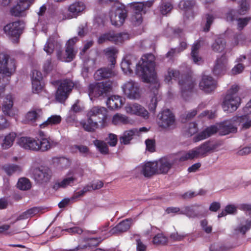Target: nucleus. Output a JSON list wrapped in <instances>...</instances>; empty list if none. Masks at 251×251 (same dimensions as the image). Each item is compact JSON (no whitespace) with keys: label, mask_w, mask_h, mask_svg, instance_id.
<instances>
[{"label":"nucleus","mask_w":251,"mask_h":251,"mask_svg":"<svg viewBox=\"0 0 251 251\" xmlns=\"http://www.w3.org/2000/svg\"><path fill=\"white\" fill-rule=\"evenodd\" d=\"M157 168V174H166L172 167L174 161L167 158H162L158 161H155Z\"/></svg>","instance_id":"nucleus-31"},{"label":"nucleus","mask_w":251,"mask_h":251,"mask_svg":"<svg viewBox=\"0 0 251 251\" xmlns=\"http://www.w3.org/2000/svg\"><path fill=\"white\" fill-rule=\"evenodd\" d=\"M50 175L49 171L47 169L36 168L32 172V177L38 183L46 182L50 179Z\"/></svg>","instance_id":"nucleus-24"},{"label":"nucleus","mask_w":251,"mask_h":251,"mask_svg":"<svg viewBox=\"0 0 251 251\" xmlns=\"http://www.w3.org/2000/svg\"><path fill=\"white\" fill-rule=\"evenodd\" d=\"M61 47L62 45L60 42L58 40L57 35L56 34H55L48 39L45 45L44 50L48 54H50L54 50H55L58 59L62 61L69 62L72 61L75 58L76 52L74 48L66 47L65 53L66 57L62 58L60 56Z\"/></svg>","instance_id":"nucleus-3"},{"label":"nucleus","mask_w":251,"mask_h":251,"mask_svg":"<svg viewBox=\"0 0 251 251\" xmlns=\"http://www.w3.org/2000/svg\"><path fill=\"white\" fill-rule=\"evenodd\" d=\"M31 187L29 180L26 178L23 177L19 179L17 183V187L22 190L29 189Z\"/></svg>","instance_id":"nucleus-53"},{"label":"nucleus","mask_w":251,"mask_h":251,"mask_svg":"<svg viewBox=\"0 0 251 251\" xmlns=\"http://www.w3.org/2000/svg\"><path fill=\"white\" fill-rule=\"evenodd\" d=\"M87 121L81 123L84 129L88 131H93L98 128H103L107 126V111L105 107L94 106L87 112Z\"/></svg>","instance_id":"nucleus-2"},{"label":"nucleus","mask_w":251,"mask_h":251,"mask_svg":"<svg viewBox=\"0 0 251 251\" xmlns=\"http://www.w3.org/2000/svg\"><path fill=\"white\" fill-rule=\"evenodd\" d=\"M125 110L128 114L137 115L145 119L149 117L148 111L143 106L137 103L127 104L125 107Z\"/></svg>","instance_id":"nucleus-22"},{"label":"nucleus","mask_w":251,"mask_h":251,"mask_svg":"<svg viewBox=\"0 0 251 251\" xmlns=\"http://www.w3.org/2000/svg\"><path fill=\"white\" fill-rule=\"evenodd\" d=\"M124 100L119 96H112L109 98L106 101V105L110 109H115L120 108L124 103Z\"/></svg>","instance_id":"nucleus-37"},{"label":"nucleus","mask_w":251,"mask_h":251,"mask_svg":"<svg viewBox=\"0 0 251 251\" xmlns=\"http://www.w3.org/2000/svg\"><path fill=\"white\" fill-rule=\"evenodd\" d=\"M146 149L150 152L155 151V141L152 139H147L145 141Z\"/></svg>","instance_id":"nucleus-62"},{"label":"nucleus","mask_w":251,"mask_h":251,"mask_svg":"<svg viewBox=\"0 0 251 251\" xmlns=\"http://www.w3.org/2000/svg\"><path fill=\"white\" fill-rule=\"evenodd\" d=\"M16 69L15 60L5 53L0 52V74L9 77L14 74Z\"/></svg>","instance_id":"nucleus-12"},{"label":"nucleus","mask_w":251,"mask_h":251,"mask_svg":"<svg viewBox=\"0 0 251 251\" xmlns=\"http://www.w3.org/2000/svg\"><path fill=\"white\" fill-rule=\"evenodd\" d=\"M172 8L173 5L170 2L165 0H161L159 5V9L162 15H167L172 10Z\"/></svg>","instance_id":"nucleus-48"},{"label":"nucleus","mask_w":251,"mask_h":251,"mask_svg":"<svg viewBox=\"0 0 251 251\" xmlns=\"http://www.w3.org/2000/svg\"><path fill=\"white\" fill-rule=\"evenodd\" d=\"M34 0H19L17 4L10 9L11 14L15 17L25 16V10L29 8Z\"/></svg>","instance_id":"nucleus-20"},{"label":"nucleus","mask_w":251,"mask_h":251,"mask_svg":"<svg viewBox=\"0 0 251 251\" xmlns=\"http://www.w3.org/2000/svg\"><path fill=\"white\" fill-rule=\"evenodd\" d=\"M61 117L59 115H54L49 117L48 119L40 125L41 128H45L48 126H53L57 125L61 122Z\"/></svg>","instance_id":"nucleus-44"},{"label":"nucleus","mask_w":251,"mask_h":251,"mask_svg":"<svg viewBox=\"0 0 251 251\" xmlns=\"http://www.w3.org/2000/svg\"><path fill=\"white\" fill-rule=\"evenodd\" d=\"M53 84H59L55 95V99L60 103L64 102L74 87V82L70 79H63L52 82Z\"/></svg>","instance_id":"nucleus-10"},{"label":"nucleus","mask_w":251,"mask_h":251,"mask_svg":"<svg viewBox=\"0 0 251 251\" xmlns=\"http://www.w3.org/2000/svg\"><path fill=\"white\" fill-rule=\"evenodd\" d=\"M54 66L51 63L50 59H47L44 63L43 66V71L45 74H48L53 69Z\"/></svg>","instance_id":"nucleus-60"},{"label":"nucleus","mask_w":251,"mask_h":251,"mask_svg":"<svg viewBox=\"0 0 251 251\" xmlns=\"http://www.w3.org/2000/svg\"><path fill=\"white\" fill-rule=\"evenodd\" d=\"M111 123L114 126H121L126 125L129 123V119L127 116L121 113L114 114L111 119Z\"/></svg>","instance_id":"nucleus-40"},{"label":"nucleus","mask_w":251,"mask_h":251,"mask_svg":"<svg viewBox=\"0 0 251 251\" xmlns=\"http://www.w3.org/2000/svg\"><path fill=\"white\" fill-rule=\"evenodd\" d=\"M32 90L35 93H39L43 88L44 83L42 80H31Z\"/></svg>","instance_id":"nucleus-57"},{"label":"nucleus","mask_w":251,"mask_h":251,"mask_svg":"<svg viewBox=\"0 0 251 251\" xmlns=\"http://www.w3.org/2000/svg\"><path fill=\"white\" fill-rule=\"evenodd\" d=\"M129 39V35L127 33H117L113 31H110L100 35L98 38V42L100 44L108 41L118 45Z\"/></svg>","instance_id":"nucleus-13"},{"label":"nucleus","mask_w":251,"mask_h":251,"mask_svg":"<svg viewBox=\"0 0 251 251\" xmlns=\"http://www.w3.org/2000/svg\"><path fill=\"white\" fill-rule=\"evenodd\" d=\"M245 66L242 63H237L231 70V74L236 75L241 74L244 70Z\"/></svg>","instance_id":"nucleus-61"},{"label":"nucleus","mask_w":251,"mask_h":251,"mask_svg":"<svg viewBox=\"0 0 251 251\" xmlns=\"http://www.w3.org/2000/svg\"><path fill=\"white\" fill-rule=\"evenodd\" d=\"M185 234H179L178 232H174L170 235V238L175 241H179L182 240L186 236Z\"/></svg>","instance_id":"nucleus-63"},{"label":"nucleus","mask_w":251,"mask_h":251,"mask_svg":"<svg viewBox=\"0 0 251 251\" xmlns=\"http://www.w3.org/2000/svg\"><path fill=\"white\" fill-rule=\"evenodd\" d=\"M38 139L29 137H22L17 141V144L21 148L33 151H38Z\"/></svg>","instance_id":"nucleus-23"},{"label":"nucleus","mask_w":251,"mask_h":251,"mask_svg":"<svg viewBox=\"0 0 251 251\" xmlns=\"http://www.w3.org/2000/svg\"><path fill=\"white\" fill-rule=\"evenodd\" d=\"M53 162L56 163L57 167L62 170L68 168L71 163L70 159L64 157L53 158Z\"/></svg>","instance_id":"nucleus-45"},{"label":"nucleus","mask_w":251,"mask_h":251,"mask_svg":"<svg viewBox=\"0 0 251 251\" xmlns=\"http://www.w3.org/2000/svg\"><path fill=\"white\" fill-rule=\"evenodd\" d=\"M3 169L8 175H11L15 173L21 171V167L15 164H7L3 166Z\"/></svg>","instance_id":"nucleus-49"},{"label":"nucleus","mask_w":251,"mask_h":251,"mask_svg":"<svg viewBox=\"0 0 251 251\" xmlns=\"http://www.w3.org/2000/svg\"><path fill=\"white\" fill-rule=\"evenodd\" d=\"M17 134L15 132H12L6 135L3 139L1 143V147L4 150H7L12 147Z\"/></svg>","instance_id":"nucleus-43"},{"label":"nucleus","mask_w":251,"mask_h":251,"mask_svg":"<svg viewBox=\"0 0 251 251\" xmlns=\"http://www.w3.org/2000/svg\"><path fill=\"white\" fill-rule=\"evenodd\" d=\"M227 59L225 55L218 58L212 70L215 75L224 74L227 70Z\"/></svg>","instance_id":"nucleus-30"},{"label":"nucleus","mask_w":251,"mask_h":251,"mask_svg":"<svg viewBox=\"0 0 251 251\" xmlns=\"http://www.w3.org/2000/svg\"><path fill=\"white\" fill-rule=\"evenodd\" d=\"M187 48V43L184 41L180 42L178 48L172 49L166 54L167 57L172 58Z\"/></svg>","instance_id":"nucleus-46"},{"label":"nucleus","mask_w":251,"mask_h":251,"mask_svg":"<svg viewBox=\"0 0 251 251\" xmlns=\"http://www.w3.org/2000/svg\"><path fill=\"white\" fill-rule=\"evenodd\" d=\"M180 214L185 215L189 218H195L197 217L198 214L196 212L194 207L184 206L181 208Z\"/></svg>","instance_id":"nucleus-51"},{"label":"nucleus","mask_w":251,"mask_h":251,"mask_svg":"<svg viewBox=\"0 0 251 251\" xmlns=\"http://www.w3.org/2000/svg\"><path fill=\"white\" fill-rule=\"evenodd\" d=\"M13 98L11 95H8L4 98L1 106L2 112L7 116L13 117L15 111L13 109Z\"/></svg>","instance_id":"nucleus-29"},{"label":"nucleus","mask_w":251,"mask_h":251,"mask_svg":"<svg viewBox=\"0 0 251 251\" xmlns=\"http://www.w3.org/2000/svg\"><path fill=\"white\" fill-rule=\"evenodd\" d=\"M244 112L245 113L244 115L233 117V121L234 122L237 127L241 124L242 128L246 129L251 127V119L249 117V115L251 113L248 114L244 111Z\"/></svg>","instance_id":"nucleus-34"},{"label":"nucleus","mask_w":251,"mask_h":251,"mask_svg":"<svg viewBox=\"0 0 251 251\" xmlns=\"http://www.w3.org/2000/svg\"><path fill=\"white\" fill-rule=\"evenodd\" d=\"M218 131H219L218 126H211L195 136L194 137V141L195 142H197L204 140L216 133Z\"/></svg>","instance_id":"nucleus-33"},{"label":"nucleus","mask_w":251,"mask_h":251,"mask_svg":"<svg viewBox=\"0 0 251 251\" xmlns=\"http://www.w3.org/2000/svg\"><path fill=\"white\" fill-rule=\"evenodd\" d=\"M154 0H149L141 2H133L131 3L133 10V14L131 17V21L135 25H139L142 23V14L147 11V7H150L153 4Z\"/></svg>","instance_id":"nucleus-9"},{"label":"nucleus","mask_w":251,"mask_h":251,"mask_svg":"<svg viewBox=\"0 0 251 251\" xmlns=\"http://www.w3.org/2000/svg\"><path fill=\"white\" fill-rule=\"evenodd\" d=\"M239 87L233 85L228 90L222 104L224 111L233 112L236 111L241 103V99L237 95Z\"/></svg>","instance_id":"nucleus-4"},{"label":"nucleus","mask_w":251,"mask_h":251,"mask_svg":"<svg viewBox=\"0 0 251 251\" xmlns=\"http://www.w3.org/2000/svg\"><path fill=\"white\" fill-rule=\"evenodd\" d=\"M133 221V220L132 218H128L123 220L111 229V233L117 234L127 231L130 228Z\"/></svg>","instance_id":"nucleus-35"},{"label":"nucleus","mask_w":251,"mask_h":251,"mask_svg":"<svg viewBox=\"0 0 251 251\" xmlns=\"http://www.w3.org/2000/svg\"><path fill=\"white\" fill-rule=\"evenodd\" d=\"M125 95L131 100H138L141 97L139 84L133 80L126 82L122 86Z\"/></svg>","instance_id":"nucleus-14"},{"label":"nucleus","mask_w":251,"mask_h":251,"mask_svg":"<svg viewBox=\"0 0 251 251\" xmlns=\"http://www.w3.org/2000/svg\"><path fill=\"white\" fill-rule=\"evenodd\" d=\"M168 238L162 233L156 234L153 238L152 243L156 245H163L167 244Z\"/></svg>","instance_id":"nucleus-54"},{"label":"nucleus","mask_w":251,"mask_h":251,"mask_svg":"<svg viewBox=\"0 0 251 251\" xmlns=\"http://www.w3.org/2000/svg\"><path fill=\"white\" fill-rule=\"evenodd\" d=\"M135 57L131 55H126L123 59L121 63V67L124 73L127 75H131L133 74V65L135 63Z\"/></svg>","instance_id":"nucleus-27"},{"label":"nucleus","mask_w":251,"mask_h":251,"mask_svg":"<svg viewBox=\"0 0 251 251\" xmlns=\"http://www.w3.org/2000/svg\"><path fill=\"white\" fill-rule=\"evenodd\" d=\"M84 172L80 168H74L70 169L62 180L56 182L53 188L55 190L59 188H65L68 186H73L78 181L79 178H82Z\"/></svg>","instance_id":"nucleus-5"},{"label":"nucleus","mask_w":251,"mask_h":251,"mask_svg":"<svg viewBox=\"0 0 251 251\" xmlns=\"http://www.w3.org/2000/svg\"><path fill=\"white\" fill-rule=\"evenodd\" d=\"M200 225L203 231L207 234H209L212 232V226L208 224V221L205 220H202L200 222Z\"/></svg>","instance_id":"nucleus-59"},{"label":"nucleus","mask_w":251,"mask_h":251,"mask_svg":"<svg viewBox=\"0 0 251 251\" xmlns=\"http://www.w3.org/2000/svg\"><path fill=\"white\" fill-rule=\"evenodd\" d=\"M85 8V5L83 2L78 1L71 4L68 8L70 13L65 19L76 18L82 13Z\"/></svg>","instance_id":"nucleus-25"},{"label":"nucleus","mask_w":251,"mask_h":251,"mask_svg":"<svg viewBox=\"0 0 251 251\" xmlns=\"http://www.w3.org/2000/svg\"><path fill=\"white\" fill-rule=\"evenodd\" d=\"M175 122V116L169 109L162 111L158 115V125L160 126L167 128L172 126Z\"/></svg>","instance_id":"nucleus-18"},{"label":"nucleus","mask_w":251,"mask_h":251,"mask_svg":"<svg viewBox=\"0 0 251 251\" xmlns=\"http://www.w3.org/2000/svg\"><path fill=\"white\" fill-rule=\"evenodd\" d=\"M160 100V96L158 93V90L157 88H155L153 91V96L152 97L150 103L149 104V109L150 111L154 112L158 100Z\"/></svg>","instance_id":"nucleus-47"},{"label":"nucleus","mask_w":251,"mask_h":251,"mask_svg":"<svg viewBox=\"0 0 251 251\" xmlns=\"http://www.w3.org/2000/svg\"><path fill=\"white\" fill-rule=\"evenodd\" d=\"M114 75L111 68H102L98 70L94 74V78L96 80H100L103 78L110 77Z\"/></svg>","instance_id":"nucleus-39"},{"label":"nucleus","mask_w":251,"mask_h":251,"mask_svg":"<svg viewBox=\"0 0 251 251\" xmlns=\"http://www.w3.org/2000/svg\"><path fill=\"white\" fill-rule=\"evenodd\" d=\"M154 59V56L152 53L142 56L140 61L136 64L135 73L143 82L151 83L156 87L159 84L155 72Z\"/></svg>","instance_id":"nucleus-1"},{"label":"nucleus","mask_w":251,"mask_h":251,"mask_svg":"<svg viewBox=\"0 0 251 251\" xmlns=\"http://www.w3.org/2000/svg\"><path fill=\"white\" fill-rule=\"evenodd\" d=\"M218 131H219L218 126H211L195 136L194 137V141L195 142H197L204 140L216 133Z\"/></svg>","instance_id":"nucleus-32"},{"label":"nucleus","mask_w":251,"mask_h":251,"mask_svg":"<svg viewBox=\"0 0 251 251\" xmlns=\"http://www.w3.org/2000/svg\"><path fill=\"white\" fill-rule=\"evenodd\" d=\"M225 47L226 42L225 40L222 38H218L212 45V48L214 51L220 52L225 49Z\"/></svg>","instance_id":"nucleus-50"},{"label":"nucleus","mask_w":251,"mask_h":251,"mask_svg":"<svg viewBox=\"0 0 251 251\" xmlns=\"http://www.w3.org/2000/svg\"><path fill=\"white\" fill-rule=\"evenodd\" d=\"M103 52L107 59L111 62V67H113L116 63V58L118 50L116 48L111 47L103 50Z\"/></svg>","instance_id":"nucleus-41"},{"label":"nucleus","mask_w":251,"mask_h":251,"mask_svg":"<svg viewBox=\"0 0 251 251\" xmlns=\"http://www.w3.org/2000/svg\"><path fill=\"white\" fill-rule=\"evenodd\" d=\"M136 135H138V129L133 128L125 131L120 136L119 140L122 144L127 145L130 143L133 137Z\"/></svg>","instance_id":"nucleus-36"},{"label":"nucleus","mask_w":251,"mask_h":251,"mask_svg":"<svg viewBox=\"0 0 251 251\" xmlns=\"http://www.w3.org/2000/svg\"><path fill=\"white\" fill-rule=\"evenodd\" d=\"M233 117L231 119L225 121L218 126L219 133L221 135H226L230 133H235L237 131V127L234 122Z\"/></svg>","instance_id":"nucleus-26"},{"label":"nucleus","mask_w":251,"mask_h":251,"mask_svg":"<svg viewBox=\"0 0 251 251\" xmlns=\"http://www.w3.org/2000/svg\"><path fill=\"white\" fill-rule=\"evenodd\" d=\"M214 19L215 17L212 14L208 13L205 15L206 23L203 27L204 31L207 32L209 30Z\"/></svg>","instance_id":"nucleus-58"},{"label":"nucleus","mask_w":251,"mask_h":251,"mask_svg":"<svg viewBox=\"0 0 251 251\" xmlns=\"http://www.w3.org/2000/svg\"><path fill=\"white\" fill-rule=\"evenodd\" d=\"M240 11V8H238V9L230 8L226 13L224 18L228 22L232 23L236 21L237 22V29L239 30H241L251 20V17L239 18L240 16L244 15L241 14Z\"/></svg>","instance_id":"nucleus-11"},{"label":"nucleus","mask_w":251,"mask_h":251,"mask_svg":"<svg viewBox=\"0 0 251 251\" xmlns=\"http://www.w3.org/2000/svg\"><path fill=\"white\" fill-rule=\"evenodd\" d=\"M217 87V81L209 75H203L199 83V87L205 93H211Z\"/></svg>","instance_id":"nucleus-21"},{"label":"nucleus","mask_w":251,"mask_h":251,"mask_svg":"<svg viewBox=\"0 0 251 251\" xmlns=\"http://www.w3.org/2000/svg\"><path fill=\"white\" fill-rule=\"evenodd\" d=\"M42 110L41 108H33L26 114L25 120L28 122L34 123L42 116Z\"/></svg>","instance_id":"nucleus-38"},{"label":"nucleus","mask_w":251,"mask_h":251,"mask_svg":"<svg viewBox=\"0 0 251 251\" xmlns=\"http://www.w3.org/2000/svg\"><path fill=\"white\" fill-rule=\"evenodd\" d=\"M200 47V41H196L193 45L191 55L193 62L195 64H200L202 62L201 57L199 56V49Z\"/></svg>","instance_id":"nucleus-42"},{"label":"nucleus","mask_w":251,"mask_h":251,"mask_svg":"<svg viewBox=\"0 0 251 251\" xmlns=\"http://www.w3.org/2000/svg\"><path fill=\"white\" fill-rule=\"evenodd\" d=\"M111 24L116 26H121L126 17V11L122 7H118L115 11L111 10L109 13Z\"/></svg>","instance_id":"nucleus-16"},{"label":"nucleus","mask_w":251,"mask_h":251,"mask_svg":"<svg viewBox=\"0 0 251 251\" xmlns=\"http://www.w3.org/2000/svg\"><path fill=\"white\" fill-rule=\"evenodd\" d=\"M25 28V23L22 21L18 20L11 22L3 27L5 34L11 40L13 43L18 42L20 35Z\"/></svg>","instance_id":"nucleus-8"},{"label":"nucleus","mask_w":251,"mask_h":251,"mask_svg":"<svg viewBox=\"0 0 251 251\" xmlns=\"http://www.w3.org/2000/svg\"><path fill=\"white\" fill-rule=\"evenodd\" d=\"M185 128L186 134L188 136H192L198 131L197 125L194 122L189 123Z\"/></svg>","instance_id":"nucleus-56"},{"label":"nucleus","mask_w":251,"mask_h":251,"mask_svg":"<svg viewBox=\"0 0 251 251\" xmlns=\"http://www.w3.org/2000/svg\"><path fill=\"white\" fill-rule=\"evenodd\" d=\"M178 83L180 87L181 96L184 100H187L191 95L194 88L195 81L191 76H187L184 79L179 80Z\"/></svg>","instance_id":"nucleus-15"},{"label":"nucleus","mask_w":251,"mask_h":251,"mask_svg":"<svg viewBox=\"0 0 251 251\" xmlns=\"http://www.w3.org/2000/svg\"><path fill=\"white\" fill-rule=\"evenodd\" d=\"M179 75L180 73L178 71L169 69L167 74L165 75V80L169 82L172 79L177 80L179 78Z\"/></svg>","instance_id":"nucleus-52"},{"label":"nucleus","mask_w":251,"mask_h":251,"mask_svg":"<svg viewBox=\"0 0 251 251\" xmlns=\"http://www.w3.org/2000/svg\"><path fill=\"white\" fill-rule=\"evenodd\" d=\"M41 133H42V132L40 133V139H38V151L42 152L46 151L52 147L57 145V142L50 137L47 138L44 136H41Z\"/></svg>","instance_id":"nucleus-28"},{"label":"nucleus","mask_w":251,"mask_h":251,"mask_svg":"<svg viewBox=\"0 0 251 251\" xmlns=\"http://www.w3.org/2000/svg\"><path fill=\"white\" fill-rule=\"evenodd\" d=\"M94 144L100 153L102 154H106L108 153V146L103 141L96 140L94 141Z\"/></svg>","instance_id":"nucleus-55"},{"label":"nucleus","mask_w":251,"mask_h":251,"mask_svg":"<svg viewBox=\"0 0 251 251\" xmlns=\"http://www.w3.org/2000/svg\"><path fill=\"white\" fill-rule=\"evenodd\" d=\"M195 0H183L179 2L178 6L184 11L187 18H193L195 14H197L198 12V8L195 6Z\"/></svg>","instance_id":"nucleus-17"},{"label":"nucleus","mask_w":251,"mask_h":251,"mask_svg":"<svg viewBox=\"0 0 251 251\" xmlns=\"http://www.w3.org/2000/svg\"><path fill=\"white\" fill-rule=\"evenodd\" d=\"M112 83L109 80L90 84L88 92L90 99L93 98L105 97L112 90Z\"/></svg>","instance_id":"nucleus-6"},{"label":"nucleus","mask_w":251,"mask_h":251,"mask_svg":"<svg viewBox=\"0 0 251 251\" xmlns=\"http://www.w3.org/2000/svg\"><path fill=\"white\" fill-rule=\"evenodd\" d=\"M239 208L246 211L250 217H251V204L243 203L239 205Z\"/></svg>","instance_id":"nucleus-64"},{"label":"nucleus","mask_w":251,"mask_h":251,"mask_svg":"<svg viewBox=\"0 0 251 251\" xmlns=\"http://www.w3.org/2000/svg\"><path fill=\"white\" fill-rule=\"evenodd\" d=\"M214 149V147L211 143L206 142L201 146L183 153L180 157L179 161H184L188 159L205 156L207 153Z\"/></svg>","instance_id":"nucleus-7"},{"label":"nucleus","mask_w":251,"mask_h":251,"mask_svg":"<svg viewBox=\"0 0 251 251\" xmlns=\"http://www.w3.org/2000/svg\"><path fill=\"white\" fill-rule=\"evenodd\" d=\"M155 161H149L141 164L136 168L137 172L140 173L145 177H149L157 174Z\"/></svg>","instance_id":"nucleus-19"}]
</instances>
